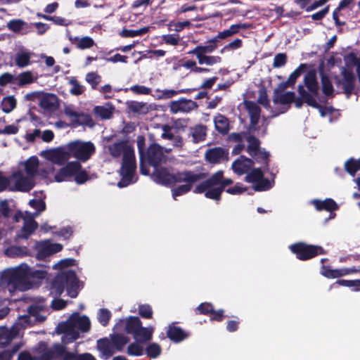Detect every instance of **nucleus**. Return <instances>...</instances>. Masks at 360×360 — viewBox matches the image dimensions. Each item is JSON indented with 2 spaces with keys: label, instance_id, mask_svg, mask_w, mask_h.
<instances>
[{
  "label": "nucleus",
  "instance_id": "f257e3e1",
  "mask_svg": "<svg viewBox=\"0 0 360 360\" xmlns=\"http://www.w3.org/2000/svg\"><path fill=\"white\" fill-rule=\"evenodd\" d=\"M75 266V260L70 258L62 259L53 265V269L60 272L52 283V295H60L65 290L67 295L72 298L77 296L82 285L73 269Z\"/></svg>",
  "mask_w": 360,
  "mask_h": 360
},
{
  "label": "nucleus",
  "instance_id": "f03ea898",
  "mask_svg": "<svg viewBox=\"0 0 360 360\" xmlns=\"http://www.w3.org/2000/svg\"><path fill=\"white\" fill-rule=\"evenodd\" d=\"M107 148L112 158H122L120 169L122 179L117 186L122 188L135 182L134 172L136 164L133 146L127 141H119L110 144Z\"/></svg>",
  "mask_w": 360,
  "mask_h": 360
},
{
  "label": "nucleus",
  "instance_id": "7ed1b4c3",
  "mask_svg": "<svg viewBox=\"0 0 360 360\" xmlns=\"http://www.w3.org/2000/svg\"><path fill=\"white\" fill-rule=\"evenodd\" d=\"M39 168V160L32 156L18 165L8 177L10 190L29 191L34 186V176Z\"/></svg>",
  "mask_w": 360,
  "mask_h": 360
},
{
  "label": "nucleus",
  "instance_id": "20e7f679",
  "mask_svg": "<svg viewBox=\"0 0 360 360\" xmlns=\"http://www.w3.org/2000/svg\"><path fill=\"white\" fill-rule=\"evenodd\" d=\"M0 279L1 283L6 285L10 291H25L33 287V282L30 280V268L25 264L4 271L1 273Z\"/></svg>",
  "mask_w": 360,
  "mask_h": 360
},
{
  "label": "nucleus",
  "instance_id": "39448f33",
  "mask_svg": "<svg viewBox=\"0 0 360 360\" xmlns=\"http://www.w3.org/2000/svg\"><path fill=\"white\" fill-rule=\"evenodd\" d=\"M91 327V322L86 316L73 314L69 319L58 325L57 329L63 333L62 342L64 344L72 342L79 338V333L87 332Z\"/></svg>",
  "mask_w": 360,
  "mask_h": 360
},
{
  "label": "nucleus",
  "instance_id": "423d86ee",
  "mask_svg": "<svg viewBox=\"0 0 360 360\" xmlns=\"http://www.w3.org/2000/svg\"><path fill=\"white\" fill-rule=\"evenodd\" d=\"M29 205L37 210V212L34 213L18 212L15 216L16 221L18 222L20 220L23 221V225L17 234V237L19 238L27 239L33 233L37 227L34 218L39 215L40 212L44 211L46 208L45 203L41 199L31 200L29 202Z\"/></svg>",
  "mask_w": 360,
  "mask_h": 360
},
{
  "label": "nucleus",
  "instance_id": "0eeeda50",
  "mask_svg": "<svg viewBox=\"0 0 360 360\" xmlns=\"http://www.w3.org/2000/svg\"><path fill=\"white\" fill-rule=\"evenodd\" d=\"M202 178L200 174L193 172H175L173 169L166 167H155L153 180L162 185H172L184 181H199Z\"/></svg>",
  "mask_w": 360,
  "mask_h": 360
},
{
  "label": "nucleus",
  "instance_id": "6e6552de",
  "mask_svg": "<svg viewBox=\"0 0 360 360\" xmlns=\"http://www.w3.org/2000/svg\"><path fill=\"white\" fill-rule=\"evenodd\" d=\"M345 68L342 72L343 79L342 81L338 82V84L342 86L347 94H349L354 87L355 77L353 68H354L360 82V56H357L354 53L348 54L345 58Z\"/></svg>",
  "mask_w": 360,
  "mask_h": 360
},
{
  "label": "nucleus",
  "instance_id": "1a4fd4ad",
  "mask_svg": "<svg viewBox=\"0 0 360 360\" xmlns=\"http://www.w3.org/2000/svg\"><path fill=\"white\" fill-rule=\"evenodd\" d=\"M222 176L223 172L218 171L207 180L198 185L194 192L196 193H204L206 198L219 201L222 193L221 184L220 183V178Z\"/></svg>",
  "mask_w": 360,
  "mask_h": 360
},
{
  "label": "nucleus",
  "instance_id": "9d476101",
  "mask_svg": "<svg viewBox=\"0 0 360 360\" xmlns=\"http://www.w3.org/2000/svg\"><path fill=\"white\" fill-rule=\"evenodd\" d=\"M72 176L75 177V181L79 184L86 182L88 179V175L82 169L81 165L78 162L73 161L55 174L53 180L56 182H62L68 181Z\"/></svg>",
  "mask_w": 360,
  "mask_h": 360
},
{
  "label": "nucleus",
  "instance_id": "9b49d317",
  "mask_svg": "<svg viewBox=\"0 0 360 360\" xmlns=\"http://www.w3.org/2000/svg\"><path fill=\"white\" fill-rule=\"evenodd\" d=\"M37 307L32 306L29 309V315H25L20 317L18 321L13 326L11 330L4 328H0V345L4 346L18 334V331L21 328L25 327L31 322L32 316L38 319L37 316Z\"/></svg>",
  "mask_w": 360,
  "mask_h": 360
},
{
  "label": "nucleus",
  "instance_id": "f8f14e48",
  "mask_svg": "<svg viewBox=\"0 0 360 360\" xmlns=\"http://www.w3.org/2000/svg\"><path fill=\"white\" fill-rule=\"evenodd\" d=\"M68 158H75L77 160L85 162L95 152V146L90 141L76 140L66 144Z\"/></svg>",
  "mask_w": 360,
  "mask_h": 360
},
{
  "label": "nucleus",
  "instance_id": "ddd939ff",
  "mask_svg": "<svg viewBox=\"0 0 360 360\" xmlns=\"http://www.w3.org/2000/svg\"><path fill=\"white\" fill-rule=\"evenodd\" d=\"M304 84L308 91H307L303 86H300L298 91L300 96L309 105L314 108L318 107V103L315 97L317 95L319 88L316 80L315 72H310L305 75Z\"/></svg>",
  "mask_w": 360,
  "mask_h": 360
},
{
  "label": "nucleus",
  "instance_id": "4468645a",
  "mask_svg": "<svg viewBox=\"0 0 360 360\" xmlns=\"http://www.w3.org/2000/svg\"><path fill=\"white\" fill-rule=\"evenodd\" d=\"M245 105L250 117V129L252 131H257V135H264L266 132L267 124L265 120H260L259 118V108L252 101H246Z\"/></svg>",
  "mask_w": 360,
  "mask_h": 360
},
{
  "label": "nucleus",
  "instance_id": "2eb2a0df",
  "mask_svg": "<svg viewBox=\"0 0 360 360\" xmlns=\"http://www.w3.org/2000/svg\"><path fill=\"white\" fill-rule=\"evenodd\" d=\"M240 141H246L248 143V152L249 154L255 157L257 161H264V164H267L269 154L265 150H262L259 148V140L251 135L247 134L235 135Z\"/></svg>",
  "mask_w": 360,
  "mask_h": 360
},
{
  "label": "nucleus",
  "instance_id": "dca6fc26",
  "mask_svg": "<svg viewBox=\"0 0 360 360\" xmlns=\"http://www.w3.org/2000/svg\"><path fill=\"white\" fill-rule=\"evenodd\" d=\"M172 151V148H163L161 146L153 143L148 148L146 154L144 155V161L154 167L158 164L164 162L166 160L165 153H169Z\"/></svg>",
  "mask_w": 360,
  "mask_h": 360
},
{
  "label": "nucleus",
  "instance_id": "f3484780",
  "mask_svg": "<svg viewBox=\"0 0 360 360\" xmlns=\"http://www.w3.org/2000/svg\"><path fill=\"white\" fill-rule=\"evenodd\" d=\"M290 250L302 260L309 259L318 254H322L323 249L320 246L307 245L298 243L290 245Z\"/></svg>",
  "mask_w": 360,
  "mask_h": 360
},
{
  "label": "nucleus",
  "instance_id": "a211bd4d",
  "mask_svg": "<svg viewBox=\"0 0 360 360\" xmlns=\"http://www.w3.org/2000/svg\"><path fill=\"white\" fill-rule=\"evenodd\" d=\"M245 179L252 183L255 190L257 191L269 190L273 186V181L263 178V172L260 169H253L246 176Z\"/></svg>",
  "mask_w": 360,
  "mask_h": 360
},
{
  "label": "nucleus",
  "instance_id": "6ab92c4d",
  "mask_svg": "<svg viewBox=\"0 0 360 360\" xmlns=\"http://www.w3.org/2000/svg\"><path fill=\"white\" fill-rule=\"evenodd\" d=\"M40 155L47 160L57 165H62L69 160L66 145L43 150L40 153Z\"/></svg>",
  "mask_w": 360,
  "mask_h": 360
},
{
  "label": "nucleus",
  "instance_id": "aec40b11",
  "mask_svg": "<svg viewBox=\"0 0 360 360\" xmlns=\"http://www.w3.org/2000/svg\"><path fill=\"white\" fill-rule=\"evenodd\" d=\"M142 323L139 318L136 316H129L126 319H120L115 325V328L117 330H124L133 335L136 333Z\"/></svg>",
  "mask_w": 360,
  "mask_h": 360
},
{
  "label": "nucleus",
  "instance_id": "412c9836",
  "mask_svg": "<svg viewBox=\"0 0 360 360\" xmlns=\"http://www.w3.org/2000/svg\"><path fill=\"white\" fill-rule=\"evenodd\" d=\"M37 258L39 259H43L52 254L60 252L63 249V246L59 243H52L49 241H42L37 245Z\"/></svg>",
  "mask_w": 360,
  "mask_h": 360
},
{
  "label": "nucleus",
  "instance_id": "4be33fe9",
  "mask_svg": "<svg viewBox=\"0 0 360 360\" xmlns=\"http://www.w3.org/2000/svg\"><path fill=\"white\" fill-rule=\"evenodd\" d=\"M197 108V104L195 102L188 100V99H179V101H175L171 102L169 105L170 110L173 113H177L179 112H188Z\"/></svg>",
  "mask_w": 360,
  "mask_h": 360
},
{
  "label": "nucleus",
  "instance_id": "5701e85b",
  "mask_svg": "<svg viewBox=\"0 0 360 360\" xmlns=\"http://www.w3.org/2000/svg\"><path fill=\"white\" fill-rule=\"evenodd\" d=\"M228 155L229 152L228 150L218 147V148H213L211 149H209L205 153V158L206 160L212 164H216L221 162L224 160H228Z\"/></svg>",
  "mask_w": 360,
  "mask_h": 360
},
{
  "label": "nucleus",
  "instance_id": "b1692460",
  "mask_svg": "<svg viewBox=\"0 0 360 360\" xmlns=\"http://www.w3.org/2000/svg\"><path fill=\"white\" fill-rule=\"evenodd\" d=\"M39 105L46 110H55L58 107V98L55 94L43 93Z\"/></svg>",
  "mask_w": 360,
  "mask_h": 360
},
{
  "label": "nucleus",
  "instance_id": "393cba45",
  "mask_svg": "<svg viewBox=\"0 0 360 360\" xmlns=\"http://www.w3.org/2000/svg\"><path fill=\"white\" fill-rule=\"evenodd\" d=\"M9 30L21 34H27L30 32V25L22 19H13L7 22Z\"/></svg>",
  "mask_w": 360,
  "mask_h": 360
},
{
  "label": "nucleus",
  "instance_id": "a878e982",
  "mask_svg": "<svg viewBox=\"0 0 360 360\" xmlns=\"http://www.w3.org/2000/svg\"><path fill=\"white\" fill-rule=\"evenodd\" d=\"M295 99V94L291 91L285 92L283 94L277 93L274 98V103L276 104H282V110L280 112L275 113L273 116H276L280 113H283L288 110V105L291 103Z\"/></svg>",
  "mask_w": 360,
  "mask_h": 360
},
{
  "label": "nucleus",
  "instance_id": "bb28decb",
  "mask_svg": "<svg viewBox=\"0 0 360 360\" xmlns=\"http://www.w3.org/2000/svg\"><path fill=\"white\" fill-rule=\"evenodd\" d=\"M48 354L52 355L51 359L58 355L63 357V360H79L78 355L73 352H68L66 348L60 345H54L53 350H49Z\"/></svg>",
  "mask_w": 360,
  "mask_h": 360
},
{
  "label": "nucleus",
  "instance_id": "cd10ccee",
  "mask_svg": "<svg viewBox=\"0 0 360 360\" xmlns=\"http://www.w3.org/2000/svg\"><path fill=\"white\" fill-rule=\"evenodd\" d=\"M97 347L101 352V357L104 359L110 358L116 350L112 340L107 339L98 340L97 342Z\"/></svg>",
  "mask_w": 360,
  "mask_h": 360
},
{
  "label": "nucleus",
  "instance_id": "c85d7f7f",
  "mask_svg": "<svg viewBox=\"0 0 360 360\" xmlns=\"http://www.w3.org/2000/svg\"><path fill=\"white\" fill-rule=\"evenodd\" d=\"M253 165L252 161L244 156L240 157L232 164V169L239 175L245 173Z\"/></svg>",
  "mask_w": 360,
  "mask_h": 360
},
{
  "label": "nucleus",
  "instance_id": "c756f323",
  "mask_svg": "<svg viewBox=\"0 0 360 360\" xmlns=\"http://www.w3.org/2000/svg\"><path fill=\"white\" fill-rule=\"evenodd\" d=\"M154 330L155 328L152 326L148 327H143L141 326L134 335V338L135 340H138L144 344L152 340Z\"/></svg>",
  "mask_w": 360,
  "mask_h": 360
},
{
  "label": "nucleus",
  "instance_id": "7c9ffc66",
  "mask_svg": "<svg viewBox=\"0 0 360 360\" xmlns=\"http://www.w3.org/2000/svg\"><path fill=\"white\" fill-rule=\"evenodd\" d=\"M115 108L113 105L107 103L104 105H97L94 108V112L96 116L103 120H107L112 117Z\"/></svg>",
  "mask_w": 360,
  "mask_h": 360
},
{
  "label": "nucleus",
  "instance_id": "2f4dec72",
  "mask_svg": "<svg viewBox=\"0 0 360 360\" xmlns=\"http://www.w3.org/2000/svg\"><path fill=\"white\" fill-rule=\"evenodd\" d=\"M190 55H195L198 59L200 65H206L209 66L214 65L219 63L221 61V58L218 56H208L202 53H189Z\"/></svg>",
  "mask_w": 360,
  "mask_h": 360
},
{
  "label": "nucleus",
  "instance_id": "473e14b6",
  "mask_svg": "<svg viewBox=\"0 0 360 360\" xmlns=\"http://www.w3.org/2000/svg\"><path fill=\"white\" fill-rule=\"evenodd\" d=\"M32 53L26 50H20L15 57V64L19 68H25L30 64Z\"/></svg>",
  "mask_w": 360,
  "mask_h": 360
},
{
  "label": "nucleus",
  "instance_id": "72a5a7b5",
  "mask_svg": "<svg viewBox=\"0 0 360 360\" xmlns=\"http://www.w3.org/2000/svg\"><path fill=\"white\" fill-rule=\"evenodd\" d=\"M312 203L318 210H326L331 212L338 209V205L330 198L325 200H314Z\"/></svg>",
  "mask_w": 360,
  "mask_h": 360
},
{
  "label": "nucleus",
  "instance_id": "f704fd0d",
  "mask_svg": "<svg viewBox=\"0 0 360 360\" xmlns=\"http://www.w3.org/2000/svg\"><path fill=\"white\" fill-rule=\"evenodd\" d=\"M354 270L342 269H330L326 267H323L321 270V274L325 277L334 278H338L342 276H345L349 274L351 272H353Z\"/></svg>",
  "mask_w": 360,
  "mask_h": 360
},
{
  "label": "nucleus",
  "instance_id": "c9c22d12",
  "mask_svg": "<svg viewBox=\"0 0 360 360\" xmlns=\"http://www.w3.org/2000/svg\"><path fill=\"white\" fill-rule=\"evenodd\" d=\"M216 129L221 133L226 134L229 129V124L227 118L224 115H218L214 119Z\"/></svg>",
  "mask_w": 360,
  "mask_h": 360
},
{
  "label": "nucleus",
  "instance_id": "e433bc0d",
  "mask_svg": "<svg viewBox=\"0 0 360 360\" xmlns=\"http://www.w3.org/2000/svg\"><path fill=\"white\" fill-rule=\"evenodd\" d=\"M196 181H184L183 182L185 183L184 184L177 186L172 190L173 198L176 200L178 196L184 195L188 193L191 189L192 184Z\"/></svg>",
  "mask_w": 360,
  "mask_h": 360
},
{
  "label": "nucleus",
  "instance_id": "4c0bfd02",
  "mask_svg": "<svg viewBox=\"0 0 360 360\" xmlns=\"http://www.w3.org/2000/svg\"><path fill=\"white\" fill-rule=\"evenodd\" d=\"M127 352L130 356H139L143 355L144 353L143 343L135 340V342L129 345Z\"/></svg>",
  "mask_w": 360,
  "mask_h": 360
},
{
  "label": "nucleus",
  "instance_id": "58836bf2",
  "mask_svg": "<svg viewBox=\"0 0 360 360\" xmlns=\"http://www.w3.org/2000/svg\"><path fill=\"white\" fill-rule=\"evenodd\" d=\"M167 336L174 342H180L187 337V335L179 328L170 326L167 331Z\"/></svg>",
  "mask_w": 360,
  "mask_h": 360
},
{
  "label": "nucleus",
  "instance_id": "ea45409f",
  "mask_svg": "<svg viewBox=\"0 0 360 360\" xmlns=\"http://www.w3.org/2000/svg\"><path fill=\"white\" fill-rule=\"evenodd\" d=\"M145 145V139L143 136H139L137 138V146L139 148V152L140 155L141 163H140V170L141 172L144 175H148L149 174V170L147 169L143 165V148Z\"/></svg>",
  "mask_w": 360,
  "mask_h": 360
},
{
  "label": "nucleus",
  "instance_id": "a19ab883",
  "mask_svg": "<svg viewBox=\"0 0 360 360\" xmlns=\"http://www.w3.org/2000/svg\"><path fill=\"white\" fill-rule=\"evenodd\" d=\"M191 136L195 143H198L205 139L206 136V128L202 125H198L191 129Z\"/></svg>",
  "mask_w": 360,
  "mask_h": 360
},
{
  "label": "nucleus",
  "instance_id": "79ce46f5",
  "mask_svg": "<svg viewBox=\"0 0 360 360\" xmlns=\"http://www.w3.org/2000/svg\"><path fill=\"white\" fill-rule=\"evenodd\" d=\"M208 44L202 46H197L193 50L188 51V53H202L207 54L212 53L216 49V43H210V40L207 41Z\"/></svg>",
  "mask_w": 360,
  "mask_h": 360
},
{
  "label": "nucleus",
  "instance_id": "37998d69",
  "mask_svg": "<svg viewBox=\"0 0 360 360\" xmlns=\"http://www.w3.org/2000/svg\"><path fill=\"white\" fill-rule=\"evenodd\" d=\"M302 67H303V65H300L292 73H291L288 81L284 83H281L279 85V86H278L279 90H281V91L284 90L285 89L288 88V86L293 85L295 83L297 79L300 76Z\"/></svg>",
  "mask_w": 360,
  "mask_h": 360
},
{
  "label": "nucleus",
  "instance_id": "c03bdc74",
  "mask_svg": "<svg viewBox=\"0 0 360 360\" xmlns=\"http://www.w3.org/2000/svg\"><path fill=\"white\" fill-rule=\"evenodd\" d=\"M144 351L148 357L155 359L161 354V347L158 343L152 342L144 348Z\"/></svg>",
  "mask_w": 360,
  "mask_h": 360
},
{
  "label": "nucleus",
  "instance_id": "a18cd8bd",
  "mask_svg": "<svg viewBox=\"0 0 360 360\" xmlns=\"http://www.w3.org/2000/svg\"><path fill=\"white\" fill-rule=\"evenodd\" d=\"M36 78L37 77H34L32 72L30 71H26L22 73H20L17 77L18 85L20 86L30 84L32 83L36 79Z\"/></svg>",
  "mask_w": 360,
  "mask_h": 360
},
{
  "label": "nucleus",
  "instance_id": "49530a36",
  "mask_svg": "<svg viewBox=\"0 0 360 360\" xmlns=\"http://www.w3.org/2000/svg\"><path fill=\"white\" fill-rule=\"evenodd\" d=\"M352 1L353 0H342L340 2L338 8L333 11V18L337 25H341L344 24V22H341L339 20L340 13L342 9L347 8Z\"/></svg>",
  "mask_w": 360,
  "mask_h": 360
},
{
  "label": "nucleus",
  "instance_id": "de8ad7c7",
  "mask_svg": "<svg viewBox=\"0 0 360 360\" xmlns=\"http://www.w3.org/2000/svg\"><path fill=\"white\" fill-rule=\"evenodd\" d=\"M111 316L110 311L107 309L101 308L98 311L97 319L103 326H106L108 324Z\"/></svg>",
  "mask_w": 360,
  "mask_h": 360
},
{
  "label": "nucleus",
  "instance_id": "09e8293b",
  "mask_svg": "<svg viewBox=\"0 0 360 360\" xmlns=\"http://www.w3.org/2000/svg\"><path fill=\"white\" fill-rule=\"evenodd\" d=\"M111 340L116 350H121L129 342V338L123 335H114Z\"/></svg>",
  "mask_w": 360,
  "mask_h": 360
},
{
  "label": "nucleus",
  "instance_id": "8fccbe9b",
  "mask_svg": "<svg viewBox=\"0 0 360 360\" xmlns=\"http://www.w3.org/2000/svg\"><path fill=\"white\" fill-rule=\"evenodd\" d=\"M69 84L70 85V92L72 95H81L84 91V86L80 84L75 77L69 79Z\"/></svg>",
  "mask_w": 360,
  "mask_h": 360
},
{
  "label": "nucleus",
  "instance_id": "3c124183",
  "mask_svg": "<svg viewBox=\"0 0 360 360\" xmlns=\"http://www.w3.org/2000/svg\"><path fill=\"white\" fill-rule=\"evenodd\" d=\"M77 48L80 49H89L94 44V41L90 37H83L81 38H75V39Z\"/></svg>",
  "mask_w": 360,
  "mask_h": 360
},
{
  "label": "nucleus",
  "instance_id": "603ef678",
  "mask_svg": "<svg viewBox=\"0 0 360 360\" xmlns=\"http://www.w3.org/2000/svg\"><path fill=\"white\" fill-rule=\"evenodd\" d=\"M5 254L8 257H22L27 254V249L18 246H11L5 250Z\"/></svg>",
  "mask_w": 360,
  "mask_h": 360
},
{
  "label": "nucleus",
  "instance_id": "864d4df0",
  "mask_svg": "<svg viewBox=\"0 0 360 360\" xmlns=\"http://www.w3.org/2000/svg\"><path fill=\"white\" fill-rule=\"evenodd\" d=\"M1 105L3 111L8 113L15 108L16 101L13 96H7L2 100Z\"/></svg>",
  "mask_w": 360,
  "mask_h": 360
},
{
  "label": "nucleus",
  "instance_id": "5fc2aeb1",
  "mask_svg": "<svg viewBox=\"0 0 360 360\" xmlns=\"http://www.w3.org/2000/svg\"><path fill=\"white\" fill-rule=\"evenodd\" d=\"M161 137L172 141V144L174 148H181L184 145L183 139L179 135L173 134H162Z\"/></svg>",
  "mask_w": 360,
  "mask_h": 360
},
{
  "label": "nucleus",
  "instance_id": "6e6d98bb",
  "mask_svg": "<svg viewBox=\"0 0 360 360\" xmlns=\"http://www.w3.org/2000/svg\"><path fill=\"white\" fill-rule=\"evenodd\" d=\"M345 169L351 175H354L357 171L360 170V160H349L345 162Z\"/></svg>",
  "mask_w": 360,
  "mask_h": 360
},
{
  "label": "nucleus",
  "instance_id": "4d7b16f0",
  "mask_svg": "<svg viewBox=\"0 0 360 360\" xmlns=\"http://www.w3.org/2000/svg\"><path fill=\"white\" fill-rule=\"evenodd\" d=\"M347 286L354 287L356 290H360V280L350 281V280H338L334 284L333 286Z\"/></svg>",
  "mask_w": 360,
  "mask_h": 360
},
{
  "label": "nucleus",
  "instance_id": "13d9d810",
  "mask_svg": "<svg viewBox=\"0 0 360 360\" xmlns=\"http://www.w3.org/2000/svg\"><path fill=\"white\" fill-rule=\"evenodd\" d=\"M149 28L148 27H143L136 30H122L121 35L124 37H133L136 36L142 35L148 32Z\"/></svg>",
  "mask_w": 360,
  "mask_h": 360
},
{
  "label": "nucleus",
  "instance_id": "bf43d9fd",
  "mask_svg": "<svg viewBox=\"0 0 360 360\" xmlns=\"http://www.w3.org/2000/svg\"><path fill=\"white\" fill-rule=\"evenodd\" d=\"M321 82L323 93L328 96H332L333 94V88L331 82L327 77L323 75L322 76Z\"/></svg>",
  "mask_w": 360,
  "mask_h": 360
},
{
  "label": "nucleus",
  "instance_id": "052dcab7",
  "mask_svg": "<svg viewBox=\"0 0 360 360\" xmlns=\"http://www.w3.org/2000/svg\"><path fill=\"white\" fill-rule=\"evenodd\" d=\"M86 81L88 82L93 89H96L101 82V76L96 72H89L86 75Z\"/></svg>",
  "mask_w": 360,
  "mask_h": 360
},
{
  "label": "nucleus",
  "instance_id": "680f3d73",
  "mask_svg": "<svg viewBox=\"0 0 360 360\" xmlns=\"http://www.w3.org/2000/svg\"><path fill=\"white\" fill-rule=\"evenodd\" d=\"M52 357V355L48 354V351L46 352L41 356V359H38L37 357L32 358L31 355L26 352H21L18 356V360H49Z\"/></svg>",
  "mask_w": 360,
  "mask_h": 360
},
{
  "label": "nucleus",
  "instance_id": "e2e57ef3",
  "mask_svg": "<svg viewBox=\"0 0 360 360\" xmlns=\"http://www.w3.org/2000/svg\"><path fill=\"white\" fill-rule=\"evenodd\" d=\"M139 314L144 319H151L153 316V310L150 306L142 304L139 307Z\"/></svg>",
  "mask_w": 360,
  "mask_h": 360
},
{
  "label": "nucleus",
  "instance_id": "0e129e2a",
  "mask_svg": "<svg viewBox=\"0 0 360 360\" xmlns=\"http://www.w3.org/2000/svg\"><path fill=\"white\" fill-rule=\"evenodd\" d=\"M129 107L132 111L139 113H144L147 109L146 104L141 102H131Z\"/></svg>",
  "mask_w": 360,
  "mask_h": 360
},
{
  "label": "nucleus",
  "instance_id": "69168bd1",
  "mask_svg": "<svg viewBox=\"0 0 360 360\" xmlns=\"http://www.w3.org/2000/svg\"><path fill=\"white\" fill-rule=\"evenodd\" d=\"M130 90L136 94L148 95L150 94L151 90L150 88L142 85H134L131 86Z\"/></svg>",
  "mask_w": 360,
  "mask_h": 360
},
{
  "label": "nucleus",
  "instance_id": "338daca9",
  "mask_svg": "<svg viewBox=\"0 0 360 360\" xmlns=\"http://www.w3.org/2000/svg\"><path fill=\"white\" fill-rule=\"evenodd\" d=\"M286 63V55L284 53L277 54L274 59L273 66L274 68H281Z\"/></svg>",
  "mask_w": 360,
  "mask_h": 360
},
{
  "label": "nucleus",
  "instance_id": "774afa93",
  "mask_svg": "<svg viewBox=\"0 0 360 360\" xmlns=\"http://www.w3.org/2000/svg\"><path fill=\"white\" fill-rule=\"evenodd\" d=\"M15 76L10 73H4L0 76V85L5 86L7 84H13L15 82Z\"/></svg>",
  "mask_w": 360,
  "mask_h": 360
}]
</instances>
